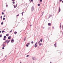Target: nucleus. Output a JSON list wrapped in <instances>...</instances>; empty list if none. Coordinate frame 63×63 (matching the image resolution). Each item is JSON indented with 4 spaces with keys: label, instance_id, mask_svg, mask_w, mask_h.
<instances>
[{
    "label": "nucleus",
    "instance_id": "09e8293b",
    "mask_svg": "<svg viewBox=\"0 0 63 63\" xmlns=\"http://www.w3.org/2000/svg\"><path fill=\"white\" fill-rule=\"evenodd\" d=\"M54 45H55V44H54Z\"/></svg>",
    "mask_w": 63,
    "mask_h": 63
},
{
    "label": "nucleus",
    "instance_id": "c85d7f7f",
    "mask_svg": "<svg viewBox=\"0 0 63 63\" xmlns=\"http://www.w3.org/2000/svg\"><path fill=\"white\" fill-rule=\"evenodd\" d=\"M26 46L27 47H28V45L27 44L26 45Z\"/></svg>",
    "mask_w": 63,
    "mask_h": 63
},
{
    "label": "nucleus",
    "instance_id": "a18cd8bd",
    "mask_svg": "<svg viewBox=\"0 0 63 63\" xmlns=\"http://www.w3.org/2000/svg\"><path fill=\"white\" fill-rule=\"evenodd\" d=\"M62 35H63V33L62 32Z\"/></svg>",
    "mask_w": 63,
    "mask_h": 63
},
{
    "label": "nucleus",
    "instance_id": "393cba45",
    "mask_svg": "<svg viewBox=\"0 0 63 63\" xmlns=\"http://www.w3.org/2000/svg\"><path fill=\"white\" fill-rule=\"evenodd\" d=\"M3 20H5V18H3Z\"/></svg>",
    "mask_w": 63,
    "mask_h": 63
},
{
    "label": "nucleus",
    "instance_id": "4be33fe9",
    "mask_svg": "<svg viewBox=\"0 0 63 63\" xmlns=\"http://www.w3.org/2000/svg\"><path fill=\"white\" fill-rule=\"evenodd\" d=\"M62 1V0H60V1H59V2H61V1Z\"/></svg>",
    "mask_w": 63,
    "mask_h": 63
},
{
    "label": "nucleus",
    "instance_id": "864d4df0",
    "mask_svg": "<svg viewBox=\"0 0 63 63\" xmlns=\"http://www.w3.org/2000/svg\"><path fill=\"white\" fill-rule=\"evenodd\" d=\"M5 56V57H7V56Z\"/></svg>",
    "mask_w": 63,
    "mask_h": 63
},
{
    "label": "nucleus",
    "instance_id": "7ed1b4c3",
    "mask_svg": "<svg viewBox=\"0 0 63 63\" xmlns=\"http://www.w3.org/2000/svg\"><path fill=\"white\" fill-rule=\"evenodd\" d=\"M48 24L49 26H51V24L50 23H49Z\"/></svg>",
    "mask_w": 63,
    "mask_h": 63
},
{
    "label": "nucleus",
    "instance_id": "f704fd0d",
    "mask_svg": "<svg viewBox=\"0 0 63 63\" xmlns=\"http://www.w3.org/2000/svg\"><path fill=\"white\" fill-rule=\"evenodd\" d=\"M2 49H4V47H3L2 48Z\"/></svg>",
    "mask_w": 63,
    "mask_h": 63
},
{
    "label": "nucleus",
    "instance_id": "e433bc0d",
    "mask_svg": "<svg viewBox=\"0 0 63 63\" xmlns=\"http://www.w3.org/2000/svg\"><path fill=\"white\" fill-rule=\"evenodd\" d=\"M27 44H28V45H29V44H30V43H27Z\"/></svg>",
    "mask_w": 63,
    "mask_h": 63
},
{
    "label": "nucleus",
    "instance_id": "5fc2aeb1",
    "mask_svg": "<svg viewBox=\"0 0 63 63\" xmlns=\"http://www.w3.org/2000/svg\"><path fill=\"white\" fill-rule=\"evenodd\" d=\"M20 63H21V62H20Z\"/></svg>",
    "mask_w": 63,
    "mask_h": 63
},
{
    "label": "nucleus",
    "instance_id": "ddd939ff",
    "mask_svg": "<svg viewBox=\"0 0 63 63\" xmlns=\"http://www.w3.org/2000/svg\"><path fill=\"white\" fill-rule=\"evenodd\" d=\"M23 13H24V12H23L22 13V15H23Z\"/></svg>",
    "mask_w": 63,
    "mask_h": 63
},
{
    "label": "nucleus",
    "instance_id": "20e7f679",
    "mask_svg": "<svg viewBox=\"0 0 63 63\" xmlns=\"http://www.w3.org/2000/svg\"><path fill=\"white\" fill-rule=\"evenodd\" d=\"M60 12V7H59V8L58 12L59 13V12Z\"/></svg>",
    "mask_w": 63,
    "mask_h": 63
},
{
    "label": "nucleus",
    "instance_id": "c03bdc74",
    "mask_svg": "<svg viewBox=\"0 0 63 63\" xmlns=\"http://www.w3.org/2000/svg\"><path fill=\"white\" fill-rule=\"evenodd\" d=\"M62 2L63 3V0L62 1Z\"/></svg>",
    "mask_w": 63,
    "mask_h": 63
},
{
    "label": "nucleus",
    "instance_id": "37998d69",
    "mask_svg": "<svg viewBox=\"0 0 63 63\" xmlns=\"http://www.w3.org/2000/svg\"><path fill=\"white\" fill-rule=\"evenodd\" d=\"M32 26V25H30V26Z\"/></svg>",
    "mask_w": 63,
    "mask_h": 63
},
{
    "label": "nucleus",
    "instance_id": "6ab92c4d",
    "mask_svg": "<svg viewBox=\"0 0 63 63\" xmlns=\"http://www.w3.org/2000/svg\"><path fill=\"white\" fill-rule=\"evenodd\" d=\"M0 18H1V19H2V16H1Z\"/></svg>",
    "mask_w": 63,
    "mask_h": 63
},
{
    "label": "nucleus",
    "instance_id": "bb28decb",
    "mask_svg": "<svg viewBox=\"0 0 63 63\" xmlns=\"http://www.w3.org/2000/svg\"><path fill=\"white\" fill-rule=\"evenodd\" d=\"M40 41H39L38 42V44H40Z\"/></svg>",
    "mask_w": 63,
    "mask_h": 63
},
{
    "label": "nucleus",
    "instance_id": "603ef678",
    "mask_svg": "<svg viewBox=\"0 0 63 63\" xmlns=\"http://www.w3.org/2000/svg\"><path fill=\"white\" fill-rule=\"evenodd\" d=\"M3 11H4V12H5V10H4Z\"/></svg>",
    "mask_w": 63,
    "mask_h": 63
},
{
    "label": "nucleus",
    "instance_id": "72a5a7b5",
    "mask_svg": "<svg viewBox=\"0 0 63 63\" xmlns=\"http://www.w3.org/2000/svg\"><path fill=\"white\" fill-rule=\"evenodd\" d=\"M31 1H32V2H33V0H31Z\"/></svg>",
    "mask_w": 63,
    "mask_h": 63
},
{
    "label": "nucleus",
    "instance_id": "473e14b6",
    "mask_svg": "<svg viewBox=\"0 0 63 63\" xmlns=\"http://www.w3.org/2000/svg\"><path fill=\"white\" fill-rule=\"evenodd\" d=\"M28 56H29V55H27L26 57H28Z\"/></svg>",
    "mask_w": 63,
    "mask_h": 63
},
{
    "label": "nucleus",
    "instance_id": "8fccbe9b",
    "mask_svg": "<svg viewBox=\"0 0 63 63\" xmlns=\"http://www.w3.org/2000/svg\"><path fill=\"white\" fill-rule=\"evenodd\" d=\"M24 41H25V39H24Z\"/></svg>",
    "mask_w": 63,
    "mask_h": 63
},
{
    "label": "nucleus",
    "instance_id": "6e6552de",
    "mask_svg": "<svg viewBox=\"0 0 63 63\" xmlns=\"http://www.w3.org/2000/svg\"><path fill=\"white\" fill-rule=\"evenodd\" d=\"M10 37L11 38V37H8V39H11V38H10Z\"/></svg>",
    "mask_w": 63,
    "mask_h": 63
},
{
    "label": "nucleus",
    "instance_id": "3c124183",
    "mask_svg": "<svg viewBox=\"0 0 63 63\" xmlns=\"http://www.w3.org/2000/svg\"><path fill=\"white\" fill-rule=\"evenodd\" d=\"M50 63H51V62H50Z\"/></svg>",
    "mask_w": 63,
    "mask_h": 63
},
{
    "label": "nucleus",
    "instance_id": "58836bf2",
    "mask_svg": "<svg viewBox=\"0 0 63 63\" xmlns=\"http://www.w3.org/2000/svg\"><path fill=\"white\" fill-rule=\"evenodd\" d=\"M37 44V42L35 44V45H36Z\"/></svg>",
    "mask_w": 63,
    "mask_h": 63
},
{
    "label": "nucleus",
    "instance_id": "dca6fc26",
    "mask_svg": "<svg viewBox=\"0 0 63 63\" xmlns=\"http://www.w3.org/2000/svg\"><path fill=\"white\" fill-rule=\"evenodd\" d=\"M42 41H43L42 39H41L40 40V42H42Z\"/></svg>",
    "mask_w": 63,
    "mask_h": 63
},
{
    "label": "nucleus",
    "instance_id": "6e6d98bb",
    "mask_svg": "<svg viewBox=\"0 0 63 63\" xmlns=\"http://www.w3.org/2000/svg\"><path fill=\"white\" fill-rule=\"evenodd\" d=\"M35 58V59H36V58Z\"/></svg>",
    "mask_w": 63,
    "mask_h": 63
},
{
    "label": "nucleus",
    "instance_id": "c9c22d12",
    "mask_svg": "<svg viewBox=\"0 0 63 63\" xmlns=\"http://www.w3.org/2000/svg\"><path fill=\"white\" fill-rule=\"evenodd\" d=\"M3 24V22H2L1 23V24Z\"/></svg>",
    "mask_w": 63,
    "mask_h": 63
},
{
    "label": "nucleus",
    "instance_id": "a878e982",
    "mask_svg": "<svg viewBox=\"0 0 63 63\" xmlns=\"http://www.w3.org/2000/svg\"><path fill=\"white\" fill-rule=\"evenodd\" d=\"M2 15H3V14H4V13L3 12H2Z\"/></svg>",
    "mask_w": 63,
    "mask_h": 63
},
{
    "label": "nucleus",
    "instance_id": "a211bd4d",
    "mask_svg": "<svg viewBox=\"0 0 63 63\" xmlns=\"http://www.w3.org/2000/svg\"><path fill=\"white\" fill-rule=\"evenodd\" d=\"M6 36H7L8 37V36H9V34H8L6 35Z\"/></svg>",
    "mask_w": 63,
    "mask_h": 63
},
{
    "label": "nucleus",
    "instance_id": "b1692460",
    "mask_svg": "<svg viewBox=\"0 0 63 63\" xmlns=\"http://www.w3.org/2000/svg\"><path fill=\"white\" fill-rule=\"evenodd\" d=\"M56 47V43H55V47Z\"/></svg>",
    "mask_w": 63,
    "mask_h": 63
},
{
    "label": "nucleus",
    "instance_id": "1a4fd4ad",
    "mask_svg": "<svg viewBox=\"0 0 63 63\" xmlns=\"http://www.w3.org/2000/svg\"><path fill=\"white\" fill-rule=\"evenodd\" d=\"M2 33H4V32H5V31H2Z\"/></svg>",
    "mask_w": 63,
    "mask_h": 63
},
{
    "label": "nucleus",
    "instance_id": "9b49d317",
    "mask_svg": "<svg viewBox=\"0 0 63 63\" xmlns=\"http://www.w3.org/2000/svg\"><path fill=\"white\" fill-rule=\"evenodd\" d=\"M6 40V38H5L3 39V40Z\"/></svg>",
    "mask_w": 63,
    "mask_h": 63
},
{
    "label": "nucleus",
    "instance_id": "aec40b11",
    "mask_svg": "<svg viewBox=\"0 0 63 63\" xmlns=\"http://www.w3.org/2000/svg\"><path fill=\"white\" fill-rule=\"evenodd\" d=\"M39 44L40 46H41V43H39Z\"/></svg>",
    "mask_w": 63,
    "mask_h": 63
},
{
    "label": "nucleus",
    "instance_id": "423d86ee",
    "mask_svg": "<svg viewBox=\"0 0 63 63\" xmlns=\"http://www.w3.org/2000/svg\"><path fill=\"white\" fill-rule=\"evenodd\" d=\"M11 42L13 43V42H14V40L13 39H12L11 40Z\"/></svg>",
    "mask_w": 63,
    "mask_h": 63
},
{
    "label": "nucleus",
    "instance_id": "4c0bfd02",
    "mask_svg": "<svg viewBox=\"0 0 63 63\" xmlns=\"http://www.w3.org/2000/svg\"><path fill=\"white\" fill-rule=\"evenodd\" d=\"M4 17H6V16L4 15Z\"/></svg>",
    "mask_w": 63,
    "mask_h": 63
},
{
    "label": "nucleus",
    "instance_id": "c756f323",
    "mask_svg": "<svg viewBox=\"0 0 63 63\" xmlns=\"http://www.w3.org/2000/svg\"><path fill=\"white\" fill-rule=\"evenodd\" d=\"M12 3H13V4H15V2H12Z\"/></svg>",
    "mask_w": 63,
    "mask_h": 63
},
{
    "label": "nucleus",
    "instance_id": "ea45409f",
    "mask_svg": "<svg viewBox=\"0 0 63 63\" xmlns=\"http://www.w3.org/2000/svg\"><path fill=\"white\" fill-rule=\"evenodd\" d=\"M8 5H6V7H8Z\"/></svg>",
    "mask_w": 63,
    "mask_h": 63
},
{
    "label": "nucleus",
    "instance_id": "f03ea898",
    "mask_svg": "<svg viewBox=\"0 0 63 63\" xmlns=\"http://www.w3.org/2000/svg\"><path fill=\"white\" fill-rule=\"evenodd\" d=\"M5 42H4L2 44V46L3 47H5L6 46V45H5Z\"/></svg>",
    "mask_w": 63,
    "mask_h": 63
},
{
    "label": "nucleus",
    "instance_id": "f3484780",
    "mask_svg": "<svg viewBox=\"0 0 63 63\" xmlns=\"http://www.w3.org/2000/svg\"><path fill=\"white\" fill-rule=\"evenodd\" d=\"M13 30H11L10 31V33H11L12 31Z\"/></svg>",
    "mask_w": 63,
    "mask_h": 63
},
{
    "label": "nucleus",
    "instance_id": "9d476101",
    "mask_svg": "<svg viewBox=\"0 0 63 63\" xmlns=\"http://www.w3.org/2000/svg\"><path fill=\"white\" fill-rule=\"evenodd\" d=\"M16 5H15L14 6V8H16Z\"/></svg>",
    "mask_w": 63,
    "mask_h": 63
},
{
    "label": "nucleus",
    "instance_id": "39448f33",
    "mask_svg": "<svg viewBox=\"0 0 63 63\" xmlns=\"http://www.w3.org/2000/svg\"><path fill=\"white\" fill-rule=\"evenodd\" d=\"M60 28L61 29V23H60Z\"/></svg>",
    "mask_w": 63,
    "mask_h": 63
},
{
    "label": "nucleus",
    "instance_id": "79ce46f5",
    "mask_svg": "<svg viewBox=\"0 0 63 63\" xmlns=\"http://www.w3.org/2000/svg\"><path fill=\"white\" fill-rule=\"evenodd\" d=\"M0 33H1V31H0Z\"/></svg>",
    "mask_w": 63,
    "mask_h": 63
},
{
    "label": "nucleus",
    "instance_id": "412c9836",
    "mask_svg": "<svg viewBox=\"0 0 63 63\" xmlns=\"http://www.w3.org/2000/svg\"><path fill=\"white\" fill-rule=\"evenodd\" d=\"M42 0H40V2H42Z\"/></svg>",
    "mask_w": 63,
    "mask_h": 63
},
{
    "label": "nucleus",
    "instance_id": "5701e85b",
    "mask_svg": "<svg viewBox=\"0 0 63 63\" xmlns=\"http://www.w3.org/2000/svg\"><path fill=\"white\" fill-rule=\"evenodd\" d=\"M15 1V0H12V1L13 2Z\"/></svg>",
    "mask_w": 63,
    "mask_h": 63
},
{
    "label": "nucleus",
    "instance_id": "f257e3e1",
    "mask_svg": "<svg viewBox=\"0 0 63 63\" xmlns=\"http://www.w3.org/2000/svg\"><path fill=\"white\" fill-rule=\"evenodd\" d=\"M10 41V40H7L5 42V43H7V44H8L9 42Z\"/></svg>",
    "mask_w": 63,
    "mask_h": 63
},
{
    "label": "nucleus",
    "instance_id": "49530a36",
    "mask_svg": "<svg viewBox=\"0 0 63 63\" xmlns=\"http://www.w3.org/2000/svg\"><path fill=\"white\" fill-rule=\"evenodd\" d=\"M17 4H16V7H17Z\"/></svg>",
    "mask_w": 63,
    "mask_h": 63
},
{
    "label": "nucleus",
    "instance_id": "f8f14e48",
    "mask_svg": "<svg viewBox=\"0 0 63 63\" xmlns=\"http://www.w3.org/2000/svg\"><path fill=\"white\" fill-rule=\"evenodd\" d=\"M4 38H6V36H4Z\"/></svg>",
    "mask_w": 63,
    "mask_h": 63
},
{
    "label": "nucleus",
    "instance_id": "2eb2a0df",
    "mask_svg": "<svg viewBox=\"0 0 63 63\" xmlns=\"http://www.w3.org/2000/svg\"><path fill=\"white\" fill-rule=\"evenodd\" d=\"M38 6H40V4H38Z\"/></svg>",
    "mask_w": 63,
    "mask_h": 63
},
{
    "label": "nucleus",
    "instance_id": "cd10ccee",
    "mask_svg": "<svg viewBox=\"0 0 63 63\" xmlns=\"http://www.w3.org/2000/svg\"><path fill=\"white\" fill-rule=\"evenodd\" d=\"M32 44H33V43H34V42H33V41H32Z\"/></svg>",
    "mask_w": 63,
    "mask_h": 63
},
{
    "label": "nucleus",
    "instance_id": "2f4dec72",
    "mask_svg": "<svg viewBox=\"0 0 63 63\" xmlns=\"http://www.w3.org/2000/svg\"><path fill=\"white\" fill-rule=\"evenodd\" d=\"M19 14H18V15H17L16 16H19Z\"/></svg>",
    "mask_w": 63,
    "mask_h": 63
},
{
    "label": "nucleus",
    "instance_id": "0eeeda50",
    "mask_svg": "<svg viewBox=\"0 0 63 63\" xmlns=\"http://www.w3.org/2000/svg\"><path fill=\"white\" fill-rule=\"evenodd\" d=\"M14 34H17V32H14Z\"/></svg>",
    "mask_w": 63,
    "mask_h": 63
},
{
    "label": "nucleus",
    "instance_id": "a19ab883",
    "mask_svg": "<svg viewBox=\"0 0 63 63\" xmlns=\"http://www.w3.org/2000/svg\"><path fill=\"white\" fill-rule=\"evenodd\" d=\"M63 25H62V28H63Z\"/></svg>",
    "mask_w": 63,
    "mask_h": 63
},
{
    "label": "nucleus",
    "instance_id": "de8ad7c7",
    "mask_svg": "<svg viewBox=\"0 0 63 63\" xmlns=\"http://www.w3.org/2000/svg\"><path fill=\"white\" fill-rule=\"evenodd\" d=\"M52 28H53V29H54V27H52Z\"/></svg>",
    "mask_w": 63,
    "mask_h": 63
},
{
    "label": "nucleus",
    "instance_id": "4468645a",
    "mask_svg": "<svg viewBox=\"0 0 63 63\" xmlns=\"http://www.w3.org/2000/svg\"><path fill=\"white\" fill-rule=\"evenodd\" d=\"M37 46L36 45H35V47H37Z\"/></svg>",
    "mask_w": 63,
    "mask_h": 63
},
{
    "label": "nucleus",
    "instance_id": "7c9ffc66",
    "mask_svg": "<svg viewBox=\"0 0 63 63\" xmlns=\"http://www.w3.org/2000/svg\"><path fill=\"white\" fill-rule=\"evenodd\" d=\"M0 37H2V35H0Z\"/></svg>",
    "mask_w": 63,
    "mask_h": 63
}]
</instances>
